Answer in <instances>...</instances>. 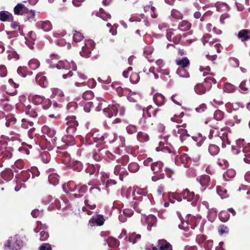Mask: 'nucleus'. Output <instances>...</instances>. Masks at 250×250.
Returning <instances> with one entry per match:
<instances>
[{
  "mask_svg": "<svg viewBox=\"0 0 250 250\" xmlns=\"http://www.w3.org/2000/svg\"><path fill=\"white\" fill-rule=\"evenodd\" d=\"M83 38V36L79 32L74 31L73 34V41L74 42H78L82 41Z\"/></svg>",
  "mask_w": 250,
  "mask_h": 250,
  "instance_id": "55",
  "label": "nucleus"
},
{
  "mask_svg": "<svg viewBox=\"0 0 250 250\" xmlns=\"http://www.w3.org/2000/svg\"><path fill=\"white\" fill-rule=\"evenodd\" d=\"M195 226L193 224H189L188 222L183 223L181 225H179V228L181 229H183L185 231H187L189 229V228L192 229H194Z\"/></svg>",
  "mask_w": 250,
  "mask_h": 250,
  "instance_id": "48",
  "label": "nucleus"
},
{
  "mask_svg": "<svg viewBox=\"0 0 250 250\" xmlns=\"http://www.w3.org/2000/svg\"><path fill=\"white\" fill-rule=\"evenodd\" d=\"M156 218L153 215H149L146 218V222L148 224V229H150L151 227L154 225Z\"/></svg>",
  "mask_w": 250,
  "mask_h": 250,
  "instance_id": "44",
  "label": "nucleus"
},
{
  "mask_svg": "<svg viewBox=\"0 0 250 250\" xmlns=\"http://www.w3.org/2000/svg\"><path fill=\"white\" fill-rule=\"evenodd\" d=\"M137 138L138 140L141 142H146L149 140L148 134L142 131H140L138 133Z\"/></svg>",
  "mask_w": 250,
  "mask_h": 250,
  "instance_id": "37",
  "label": "nucleus"
},
{
  "mask_svg": "<svg viewBox=\"0 0 250 250\" xmlns=\"http://www.w3.org/2000/svg\"><path fill=\"white\" fill-rule=\"evenodd\" d=\"M93 139L95 142H99L100 144H103V142L104 140V134L103 135L99 134H93Z\"/></svg>",
  "mask_w": 250,
  "mask_h": 250,
  "instance_id": "57",
  "label": "nucleus"
},
{
  "mask_svg": "<svg viewBox=\"0 0 250 250\" xmlns=\"http://www.w3.org/2000/svg\"><path fill=\"white\" fill-rule=\"evenodd\" d=\"M173 132L174 135L177 137L179 138L181 142H183L184 141L186 140V139L189 136L187 133V130L183 128H181L178 125L177 126L176 128L173 130Z\"/></svg>",
  "mask_w": 250,
  "mask_h": 250,
  "instance_id": "10",
  "label": "nucleus"
},
{
  "mask_svg": "<svg viewBox=\"0 0 250 250\" xmlns=\"http://www.w3.org/2000/svg\"><path fill=\"white\" fill-rule=\"evenodd\" d=\"M104 219L101 215H98L95 217H92L89 221L92 224L96 223L98 226H102L104 224Z\"/></svg>",
  "mask_w": 250,
  "mask_h": 250,
  "instance_id": "28",
  "label": "nucleus"
},
{
  "mask_svg": "<svg viewBox=\"0 0 250 250\" xmlns=\"http://www.w3.org/2000/svg\"><path fill=\"white\" fill-rule=\"evenodd\" d=\"M59 176L56 173H51L48 176V181L49 183L53 185H56L58 183Z\"/></svg>",
  "mask_w": 250,
  "mask_h": 250,
  "instance_id": "36",
  "label": "nucleus"
},
{
  "mask_svg": "<svg viewBox=\"0 0 250 250\" xmlns=\"http://www.w3.org/2000/svg\"><path fill=\"white\" fill-rule=\"evenodd\" d=\"M28 137L30 139L29 142L32 144H36V134L35 133V128L30 129L28 132Z\"/></svg>",
  "mask_w": 250,
  "mask_h": 250,
  "instance_id": "35",
  "label": "nucleus"
},
{
  "mask_svg": "<svg viewBox=\"0 0 250 250\" xmlns=\"http://www.w3.org/2000/svg\"><path fill=\"white\" fill-rule=\"evenodd\" d=\"M12 19V15L10 13L5 11L0 12V20L1 21H11Z\"/></svg>",
  "mask_w": 250,
  "mask_h": 250,
  "instance_id": "30",
  "label": "nucleus"
},
{
  "mask_svg": "<svg viewBox=\"0 0 250 250\" xmlns=\"http://www.w3.org/2000/svg\"><path fill=\"white\" fill-rule=\"evenodd\" d=\"M93 97V93L90 90H88L84 92L83 95V98L86 100H90L92 99Z\"/></svg>",
  "mask_w": 250,
  "mask_h": 250,
  "instance_id": "61",
  "label": "nucleus"
},
{
  "mask_svg": "<svg viewBox=\"0 0 250 250\" xmlns=\"http://www.w3.org/2000/svg\"><path fill=\"white\" fill-rule=\"evenodd\" d=\"M62 188L64 191L67 193L74 191L76 189V186L73 182L69 181L66 184L63 185Z\"/></svg>",
  "mask_w": 250,
  "mask_h": 250,
  "instance_id": "24",
  "label": "nucleus"
},
{
  "mask_svg": "<svg viewBox=\"0 0 250 250\" xmlns=\"http://www.w3.org/2000/svg\"><path fill=\"white\" fill-rule=\"evenodd\" d=\"M171 16L174 19H181L183 17V15L179 11L173 9L171 12Z\"/></svg>",
  "mask_w": 250,
  "mask_h": 250,
  "instance_id": "56",
  "label": "nucleus"
},
{
  "mask_svg": "<svg viewBox=\"0 0 250 250\" xmlns=\"http://www.w3.org/2000/svg\"><path fill=\"white\" fill-rule=\"evenodd\" d=\"M7 53L8 54L7 58L9 60L14 59L16 61L19 59V55L17 53L16 51L9 46L7 47Z\"/></svg>",
  "mask_w": 250,
  "mask_h": 250,
  "instance_id": "20",
  "label": "nucleus"
},
{
  "mask_svg": "<svg viewBox=\"0 0 250 250\" xmlns=\"http://www.w3.org/2000/svg\"><path fill=\"white\" fill-rule=\"evenodd\" d=\"M26 42H33L36 40V34L32 31L29 32L27 36L25 37Z\"/></svg>",
  "mask_w": 250,
  "mask_h": 250,
  "instance_id": "53",
  "label": "nucleus"
},
{
  "mask_svg": "<svg viewBox=\"0 0 250 250\" xmlns=\"http://www.w3.org/2000/svg\"><path fill=\"white\" fill-rule=\"evenodd\" d=\"M72 168L75 170L80 171L83 169V165L81 162L76 161L71 164Z\"/></svg>",
  "mask_w": 250,
  "mask_h": 250,
  "instance_id": "49",
  "label": "nucleus"
},
{
  "mask_svg": "<svg viewBox=\"0 0 250 250\" xmlns=\"http://www.w3.org/2000/svg\"><path fill=\"white\" fill-rule=\"evenodd\" d=\"M216 216H217V211L215 209L212 208L209 210L208 217V220L210 222H213L214 221V220L215 219Z\"/></svg>",
  "mask_w": 250,
  "mask_h": 250,
  "instance_id": "47",
  "label": "nucleus"
},
{
  "mask_svg": "<svg viewBox=\"0 0 250 250\" xmlns=\"http://www.w3.org/2000/svg\"><path fill=\"white\" fill-rule=\"evenodd\" d=\"M218 136L222 142V146L223 147H225L226 144H230V141L228 138V132L226 129L222 128L218 132Z\"/></svg>",
  "mask_w": 250,
  "mask_h": 250,
  "instance_id": "12",
  "label": "nucleus"
},
{
  "mask_svg": "<svg viewBox=\"0 0 250 250\" xmlns=\"http://www.w3.org/2000/svg\"><path fill=\"white\" fill-rule=\"evenodd\" d=\"M126 130L129 134H132L137 132V128L135 125H129L126 126Z\"/></svg>",
  "mask_w": 250,
  "mask_h": 250,
  "instance_id": "62",
  "label": "nucleus"
},
{
  "mask_svg": "<svg viewBox=\"0 0 250 250\" xmlns=\"http://www.w3.org/2000/svg\"><path fill=\"white\" fill-rule=\"evenodd\" d=\"M0 176L2 179L6 181H8L12 179L13 177V173L11 170L6 169L0 173Z\"/></svg>",
  "mask_w": 250,
  "mask_h": 250,
  "instance_id": "26",
  "label": "nucleus"
},
{
  "mask_svg": "<svg viewBox=\"0 0 250 250\" xmlns=\"http://www.w3.org/2000/svg\"><path fill=\"white\" fill-rule=\"evenodd\" d=\"M176 73L180 77L188 78L189 77V75L185 68L179 67Z\"/></svg>",
  "mask_w": 250,
  "mask_h": 250,
  "instance_id": "41",
  "label": "nucleus"
},
{
  "mask_svg": "<svg viewBox=\"0 0 250 250\" xmlns=\"http://www.w3.org/2000/svg\"><path fill=\"white\" fill-rule=\"evenodd\" d=\"M36 82L42 87H45L47 85V81L46 77L41 74H38L36 77Z\"/></svg>",
  "mask_w": 250,
  "mask_h": 250,
  "instance_id": "19",
  "label": "nucleus"
},
{
  "mask_svg": "<svg viewBox=\"0 0 250 250\" xmlns=\"http://www.w3.org/2000/svg\"><path fill=\"white\" fill-rule=\"evenodd\" d=\"M84 204L85 207H83V211L86 212L88 215H91L92 211L88 210V208L90 209H94L96 207V205L88 200H85L84 201Z\"/></svg>",
  "mask_w": 250,
  "mask_h": 250,
  "instance_id": "18",
  "label": "nucleus"
},
{
  "mask_svg": "<svg viewBox=\"0 0 250 250\" xmlns=\"http://www.w3.org/2000/svg\"><path fill=\"white\" fill-rule=\"evenodd\" d=\"M202 42L204 45H205L206 43H208L211 45L214 42L213 39H212L211 37L208 34H206L203 37Z\"/></svg>",
  "mask_w": 250,
  "mask_h": 250,
  "instance_id": "51",
  "label": "nucleus"
},
{
  "mask_svg": "<svg viewBox=\"0 0 250 250\" xmlns=\"http://www.w3.org/2000/svg\"><path fill=\"white\" fill-rule=\"evenodd\" d=\"M201 185L203 187H207L210 182V177L207 175H202L199 179Z\"/></svg>",
  "mask_w": 250,
  "mask_h": 250,
  "instance_id": "29",
  "label": "nucleus"
},
{
  "mask_svg": "<svg viewBox=\"0 0 250 250\" xmlns=\"http://www.w3.org/2000/svg\"><path fill=\"white\" fill-rule=\"evenodd\" d=\"M224 117V113L220 110H217L214 112V118L217 121H221Z\"/></svg>",
  "mask_w": 250,
  "mask_h": 250,
  "instance_id": "59",
  "label": "nucleus"
},
{
  "mask_svg": "<svg viewBox=\"0 0 250 250\" xmlns=\"http://www.w3.org/2000/svg\"><path fill=\"white\" fill-rule=\"evenodd\" d=\"M232 151L235 154H238L242 151L245 156L244 161L250 164V144L247 143L244 139L236 140V145L232 146Z\"/></svg>",
  "mask_w": 250,
  "mask_h": 250,
  "instance_id": "1",
  "label": "nucleus"
},
{
  "mask_svg": "<svg viewBox=\"0 0 250 250\" xmlns=\"http://www.w3.org/2000/svg\"><path fill=\"white\" fill-rule=\"evenodd\" d=\"M191 24L187 21H182L179 25V29L182 31H186L190 29Z\"/></svg>",
  "mask_w": 250,
  "mask_h": 250,
  "instance_id": "34",
  "label": "nucleus"
},
{
  "mask_svg": "<svg viewBox=\"0 0 250 250\" xmlns=\"http://www.w3.org/2000/svg\"><path fill=\"white\" fill-rule=\"evenodd\" d=\"M28 64L32 69L35 70L39 67L40 63L38 60L34 59L29 62Z\"/></svg>",
  "mask_w": 250,
  "mask_h": 250,
  "instance_id": "43",
  "label": "nucleus"
},
{
  "mask_svg": "<svg viewBox=\"0 0 250 250\" xmlns=\"http://www.w3.org/2000/svg\"><path fill=\"white\" fill-rule=\"evenodd\" d=\"M140 234H136L135 232H133L130 235L128 240L130 242L132 243V244H135L136 241L140 239Z\"/></svg>",
  "mask_w": 250,
  "mask_h": 250,
  "instance_id": "50",
  "label": "nucleus"
},
{
  "mask_svg": "<svg viewBox=\"0 0 250 250\" xmlns=\"http://www.w3.org/2000/svg\"><path fill=\"white\" fill-rule=\"evenodd\" d=\"M158 111V109H154L151 105H149L146 108V112L149 117L152 116H155Z\"/></svg>",
  "mask_w": 250,
  "mask_h": 250,
  "instance_id": "52",
  "label": "nucleus"
},
{
  "mask_svg": "<svg viewBox=\"0 0 250 250\" xmlns=\"http://www.w3.org/2000/svg\"><path fill=\"white\" fill-rule=\"evenodd\" d=\"M117 136L114 133H104L103 144L106 143H112L117 139Z\"/></svg>",
  "mask_w": 250,
  "mask_h": 250,
  "instance_id": "23",
  "label": "nucleus"
},
{
  "mask_svg": "<svg viewBox=\"0 0 250 250\" xmlns=\"http://www.w3.org/2000/svg\"><path fill=\"white\" fill-rule=\"evenodd\" d=\"M163 167V164L160 161H158L153 162L151 165V169L154 173H157L160 171Z\"/></svg>",
  "mask_w": 250,
  "mask_h": 250,
  "instance_id": "32",
  "label": "nucleus"
},
{
  "mask_svg": "<svg viewBox=\"0 0 250 250\" xmlns=\"http://www.w3.org/2000/svg\"><path fill=\"white\" fill-rule=\"evenodd\" d=\"M42 130L43 134H46L51 139L53 143L56 142L57 140V137L55 136L56 132L53 129L44 125L42 127Z\"/></svg>",
  "mask_w": 250,
  "mask_h": 250,
  "instance_id": "13",
  "label": "nucleus"
},
{
  "mask_svg": "<svg viewBox=\"0 0 250 250\" xmlns=\"http://www.w3.org/2000/svg\"><path fill=\"white\" fill-rule=\"evenodd\" d=\"M184 199H187L188 201L192 202L193 204L199 199L198 195H195L193 192L190 191L188 189H185L182 193Z\"/></svg>",
  "mask_w": 250,
  "mask_h": 250,
  "instance_id": "9",
  "label": "nucleus"
},
{
  "mask_svg": "<svg viewBox=\"0 0 250 250\" xmlns=\"http://www.w3.org/2000/svg\"><path fill=\"white\" fill-rule=\"evenodd\" d=\"M30 171H23L21 172V179L23 182H26L30 176Z\"/></svg>",
  "mask_w": 250,
  "mask_h": 250,
  "instance_id": "64",
  "label": "nucleus"
},
{
  "mask_svg": "<svg viewBox=\"0 0 250 250\" xmlns=\"http://www.w3.org/2000/svg\"><path fill=\"white\" fill-rule=\"evenodd\" d=\"M156 64L158 66L157 71L164 75H168L169 70L167 69H163L165 66L164 61L162 59H158L155 62Z\"/></svg>",
  "mask_w": 250,
  "mask_h": 250,
  "instance_id": "14",
  "label": "nucleus"
},
{
  "mask_svg": "<svg viewBox=\"0 0 250 250\" xmlns=\"http://www.w3.org/2000/svg\"><path fill=\"white\" fill-rule=\"evenodd\" d=\"M128 170L131 172H136L139 169V166L136 163H131L128 166Z\"/></svg>",
  "mask_w": 250,
  "mask_h": 250,
  "instance_id": "54",
  "label": "nucleus"
},
{
  "mask_svg": "<svg viewBox=\"0 0 250 250\" xmlns=\"http://www.w3.org/2000/svg\"><path fill=\"white\" fill-rule=\"evenodd\" d=\"M22 246V242L17 235L11 237L5 245L4 250H19Z\"/></svg>",
  "mask_w": 250,
  "mask_h": 250,
  "instance_id": "5",
  "label": "nucleus"
},
{
  "mask_svg": "<svg viewBox=\"0 0 250 250\" xmlns=\"http://www.w3.org/2000/svg\"><path fill=\"white\" fill-rule=\"evenodd\" d=\"M106 242L109 247L117 248L119 245V241L113 237H109Z\"/></svg>",
  "mask_w": 250,
  "mask_h": 250,
  "instance_id": "39",
  "label": "nucleus"
},
{
  "mask_svg": "<svg viewBox=\"0 0 250 250\" xmlns=\"http://www.w3.org/2000/svg\"><path fill=\"white\" fill-rule=\"evenodd\" d=\"M29 98L31 99L33 103L35 104H42L44 109H47L50 105V101L48 99H46L44 97L36 95L32 97L29 96Z\"/></svg>",
  "mask_w": 250,
  "mask_h": 250,
  "instance_id": "6",
  "label": "nucleus"
},
{
  "mask_svg": "<svg viewBox=\"0 0 250 250\" xmlns=\"http://www.w3.org/2000/svg\"><path fill=\"white\" fill-rule=\"evenodd\" d=\"M154 49L152 46H147L144 48V54L145 56L148 60L149 62H153V60L149 59V56L153 53Z\"/></svg>",
  "mask_w": 250,
  "mask_h": 250,
  "instance_id": "38",
  "label": "nucleus"
},
{
  "mask_svg": "<svg viewBox=\"0 0 250 250\" xmlns=\"http://www.w3.org/2000/svg\"><path fill=\"white\" fill-rule=\"evenodd\" d=\"M216 191L217 194L221 197L222 199L226 198L228 197L227 190L223 187H217Z\"/></svg>",
  "mask_w": 250,
  "mask_h": 250,
  "instance_id": "31",
  "label": "nucleus"
},
{
  "mask_svg": "<svg viewBox=\"0 0 250 250\" xmlns=\"http://www.w3.org/2000/svg\"><path fill=\"white\" fill-rule=\"evenodd\" d=\"M158 246L160 250H172L171 245L164 239L159 240Z\"/></svg>",
  "mask_w": 250,
  "mask_h": 250,
  "instance_id": "21",
  "label": "nucleus"
},
{
  "mask_svg": "<svg viewBox=\"0 0 250 250\" xmlns=\"http://www.w3.org/2000/svg\"><path fill=\"white\" fill-rule=\"evenodd\" d=\"M223 89L224 91L226 92L231 93L234 92L235 90L236 87L232 84L227 83L224 84Z\"/></svg>",
  "mask_w": 250,
  "mask_h": 250,
  "instance_id": "42",
  "label": "nucleus"
},
{
  "mask_svg": "<svg viewBox=\"0 0 250 250\" xmlns=\"http://www.w3.org/2000/svg\"><path fill=\"white\" fill-rule=\"evenodd\" d=\"M177 64L179 65V67L186 68L189 64V60L187 58H184L181 60L176 61Z\"/></svg>",
  "mask_w": 250,
  "mask_h": 250,
  "instance_id": "40",
  "label": "nucleus"
},
{
  "mask_svg": "<svg viewBox=\"0 0 250 250\" xmlns=\"http://www.w3.org/2000/svg\"><path fill=\"white\" fill-rule=\"evenodd\" d=\"M87 187L85 185L81 186L79 189V194H74V195L76 198H80L83 195V194L87 191Z\"/></svg>",
  "mask_w": 250,
  "mask_h": 250,
  "instance_id": "58",
  "label": "nucleus"
},
{
  "mask_svg": "<svg viewBox=\"0 0 250 250\" xmlns=\"http://www.w3.org/2000/svg\"><path fill=\"white\" fill-rule=\"evenodd\" d=\"M95 46L94 42L92 40L85 41L84 45L82 46V51L80 52V55L85 58L89 57Z\"/></svg>",
  "mask_w": 250,
  "mask_h": 250,
  "instance_id": "7",
  "label": "nucleus"
},
{
  "mask_svg": "<svg viewBox=\"0 0 250 250\" xmlns=\"http://www.w3.org/2000/svg\"><path fill=\"white\" fill-rule=\"evenodd\" d=\"M208 150L210 155L214 156L219 153L220 148L217 145L210 144L208 147Z\"/></svg>",
  "mask_w": 250,
  "mask_h": 250,
  "instance_id": "33",
  "label": "nucleus"
},
{
  "mask_svg": "<svg viewBox=\"0 0 250 250\" xmlns=\"http://www.w3.org/2000/svg\"><path fill=\"white\" fill-rule=\"evenodd\" d=\"M114 173L116 175H119L120 179L123 180V177L127 175L128 172L124 165H117L115 166Z\"/></svg>",
  "mask_w": 250,
  "mask_h": 250,
  "instance_id": "11",
  "label": "nucleus"
},
{
  "mask_svg": "<svg viewBox=\"0 0 250 250\" xmlns=\"http://www.w3.org/2000/svg\"><path fill=\"white\" fill-rule=\"evenodd\" d=\"M14 11L16 15H23L27 13L28 10L23 4L20 3L15 7Z\"/></svg>",
  "mask_w": 250,
  "mask_h": 250,
  "instance_id": "17",
  "label": "nucleus"
},
{
  "mask_svg": "<svg viewBox=\"0 0 250 250\" xmlns=\"http://www.w3.org/2000/svg\"><path fill=\"white\" fill-rule=\"evenodd\" d=\"M140 79V77L137 73H132L130 76V80L132 83H137Z\"/></svg>",
  "mask_w": 250,
  "mask_h": 250,
  "instance_id": "63",
  "label": "nucleus"
},
{
  "mask_svg": "<svg viewBox=\"0 0 250 250\" xmlns=\"http://www.w3.org/2000/svg\"><path fill=\"white\" fill-rule=\"evenodd\" d=\"M216 83V80L214 78L208 76L205 78L203 83H198L195 86V92L199 95L205 94L207 90L210 89L212 83Z\"/></svg>",
  "mask_w": 250,
  "mask_h": 250,
  "instance_id": "3",
  "label": "nucleus"
},
{
  "mask_svg": "<svg viewBox=\"0 0 250 250\" xmlns=\"http://www.w3.org/2000/svg\"><path fill=\"white\" fill-rule=\"evenodd\" d=\"M58 60V57L53 55L50 56V59H48L47 61L52 68L56 67L58 69L65 70L72 68V69L74 71L77 70V65L73 61H72L71 63H69L66 61H59L57 62Z\"/></svg>",
  "mask_w": 250,
  "mask_h": 250,
  "instance_id": "2",
  "label": "nucleus"
},
{
  "mask_svg": "<svg viewBox=\"0 0 250 250\" xmlns=\"http://www.w3.org/2000/svg\"><path fill=\"white\" fill-rule=\"evenodd\" d=\"M38 28L42 29L45 32H48L51 30L52 24L49 21H40L37 23Z\"/></svg>",
  "mask_w": 250,
  "mask_h": 250,
  "instance_id": "15",
  "label": "nucleus"
},
{
  "mask_svg": "<svg viewBox=\"0 0 250 250\" xmlns=\"http://www.w3.org/2000/svg\"><path fill=\"white\" fill-rule=\"evenodd\" d=\"M98 151H99L101 155L100 156L102 158H105L106 156H107L108 158H110V157L112 156V154L105 148H98Z\"/></svg>",
  "mask_w": 250,
  "mask_h": 250,
  "instance_id": "45",
  "label": "nucleus"
},
{
  "mask_svg": "<svg viewBox=\"0 0 250 250\" xmlns=\"http://www.w3.org/2000/svg\"><path fill=\"white\" fill-rule=\"evenodd\" d=\"M237 37L242 42L250 39V30L243 29L240 30L238 33Z\"/></svg>",
  "mask_w": 250,
  "mask_h": 250,
  "instance_id": "16",
  "label": "nucleus"
},
{
  "mask_svg": "<svg viewBox=\"0 0 250 250\" xmlns=\"http://www.w3.org/2000/svg\"><path fill=\"white\" fill-rule=\"evenodd\" d=\"M25 113L27 115H29L32 118H36L38 116V112L34 107H32L31 105H27L25 108Z\"/></svg>",
  "mask_w": 250,
  "mask_h": 250,
  "instance_id": "22",
  "label": "nucleus"
},
{
  "mask_svg": "<svg viewBox=\"0 0 250 250\" xmlns=\"http://www.w3.org/2000/svg\"><path fill=\"white\" fill-rule=\"evenodd\" d=\"M219 217L222 222H227L229 218V214L227 211H222L220 212Z\"/></svg>",
  "mask_w": 250,
  "mask_h": 250,
  "instance_id": "46",
  "label": "nucleus"
},
{
  "mask_svg": "<svg viewBox=\"0 0 250 250\" xmlns=\"http://www.w3.org/2000/svg\"><path fill=\"white\" fill-rule=\"evenodd\" d=\"M104 114L108 118H111L113 116H117L119 112L120 116H123L125 113V108L123 106L118 104L109 105L103 110Z\"/></svg>",
  "mask_w": 250,
  "mask_h": 250,
  "instance_id": "4",
  "label": "nucleus"
},
{
  "mask_svg": "<svg viewBox=\"0 0 250 250\" xmlns=\"http://www.w3.org/2000/svg\"><path fill=\"white\" fill-rule=\"evenodd\" d=\"M153 100L155 104L158 105H162L165 102V98L163 95L160 93H157L154 95Z\"/></svg>",
  "mask_w": 250,
  "mask_h": 250,
  "instance_id": "27",
  "label": "nucleus"
},
{
  "mask_svg": "<svg viewBox=\"0 0 250 250\" xmlns=\"http://www.w3.org/2000/svg\"><path fill=\"white\" fill-rule=\"evenodd\" d=\"M68 127L66 131L68 133H73L76 131V127L78 125V123L76 120V117L74 116L67 117L66 119Z\"/></svg>",
  "mask_w": 250,
  "mask_h": 250,
  "instance_id": "8",
  "label": "nucleus"
},
{
  "mask_svg": "<svg viewBox=\"0 0 250 250\" xmlns=\"http://www.w3.org/2000/svg\"><path fill=\"white\" fill-rule=\"evenodd\" d=\"M52 95L51 98H61L64 96L63 92L60 89L58 88H53L51 89Z\"/></svg>",
  "mask_w": 250,
  "mask_h": 250,
  "instance_id": "25",
  "label": "nucleus"
},
{
  "mask_svg": "<svg viewBox=\"0 0 250 250\" xmlns=\"http://www.w3.org/2000/svg\"><path fill=\"white\" fill-rule=\"evenodd\" d=\"M129 91L128 89H123L121 86H118L116 88V92L119 96L125 95Z\"/></svg>",
  "mask_w": 250,
  "mask_h": 250,
  "instance_id": "60",
  "label": "nucleus"
}]
</instances>
